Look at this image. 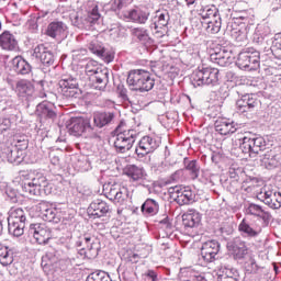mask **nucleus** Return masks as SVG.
I'll return each instance as SVG.
<instances>
[{
    "mask_svg": "<svg viewBox=\"0 0 281 281\" xmlns=\"http://www.w3.org/2000/svg\"><path fill=\"white\" fill-rule=\"evenodd\" d=\"M25 211L23 209L18 207L13 209L9 213L8 223H24L25 224Z\"/></svg>",
    "mask_w": 281,
    "mask_h": 281,
    "instance_id": "37998d69",
    "label": "nucleus"
},
{
    "mask_svg": "<svg viewBox=\"0 0 281 281\" xmlns=\"http://www.w3.org/2000/svg\"><path fill=\"white\" fill-rule=\"evenodd\" d=\"M0 48L3 52H19V40L12 32L5 30L0 34Z\"/></svg>",
    "mask_w": 281,
    "mask_h": 281,
    "instance_id": "cd10ccee",
    "label": "nucleus"
},
{
    "mask_svg": "<svg viewBox=\"0 0 281 281\" xmlns=\"http://www.w3.org/2000/svg\"><path fill=\"white\" fill-rule=\"evenodd\" d=\"M240 190V182L238 180H232L229 184L227 186V191L231 192V194H236Z\"/></svg>",
    "mask_w": 281,
    "mask_h": 281,
    "instance_id": "e2e57ef3",
    "label": "nucleus"
},
{
    "mask_svg": "<svg viewBox=\"0 0 281 281\" xmlns=\"http://www.w3.org/2000/svg\"><path fill=\"white\" fill-rule=\"evenodd\" d=\"M218 281H238V272L226 268L225 273L218 276Z\"/></svg>",
    "mask_w": 281,
    "mask_h": 281,
    "instance_id": "8fccbe9b",
    "label": "nucleus"
},
{
    "mask_svg": "<svg viewBox=\"0 0 281 281\" xmlns=\"http://www.w3.org/2000/svg\"><path fill=\"white\" fill-rule=\"evenodd\" d=\"M45 34L49 38H55V41H63L67 36V24L60 21L50 22Z\"/></svg>",
    "mask_w": 281,
    "mask_h": 281,
    "instance_id": "a878e982",
    "label": "nucleus"
},
{
    "mask_svg": "<svg viewBox=\"0 0 281 281\" xmlns=\"http://www.w3.org/2000/svg\"><path fill=\"white\" fill-rule=\"evenodd\" d=\"M7 196L10 199V201L12 203H16V201H19L16 199V190L12 189V188H8L5 191Z\"/></svg>",
    "mask_w": 281,
    "mask_h": 281,
    "instance_id": "774afa93",
    "label": "nucleus"
},
{
    "mask_svg": "<svg viewBox=\"0 0 281 281\" xmlns=\"http://www.w3.org/2000/svg\"><path fill=\"white\" fill-rule=\"evenodd\" d=\"M70 135L74 137H83V139H100V132L91 125L89 117H71L67 125Z\"/></svg>",
    "mask_w": 281,
    "mask_h": 281,
    "instance_id": "39448f33",
    "label": "nucleus"
},
{
    "mask_svg": "<svg viewBox=\"0 0 281 281\" xmlns=\"http://www.w3.org/2000/svg\"><path fill=\"white\" fill-rule=\"evenodd\" d=\"M144 216H156L159 214V202L154 199H147L140 206Z\"/></svg>",
    "mask_w": 281,
    "mask_h": 281,
    "instance_id": "4c0bfd02",
    "label": "nucleus"
},
{
    "mask_svg": "<svg viewBox=\"0 0 281 281\" xmlns=\"http://www.w3.org/2000/svg\"><path fill=\"white\" fill-rule=\"evenodd\" d=\"M88 49L91 54H95L99 58H104V45L98 41V37H93L88 44Z\"/></svg>",
    "mask_w": 281,
    "mask_h": 281,
    "instance_id": "c03bdc74",
    "label": "nucleus"
},
{
    "mask_svg": "<svg viewBox=\"0 0 281 281\" xmlns=\"http://www.w3.org/2000/svg\"><path fill=\"white\" fill-rule=\"evenodd\" d=\"M14 262V251L8 247H0V263L8 267Z\"/></svg>",
    "mask_w": 281,
    "mask_h": 281,
    "instance_id": "79ce46f5",
    "label": "nucleus"
},
{
    "mask_svg": "<svg viewBox=\"0 0 281 281\" xmlns=\"http://www.w3.org/2000/svg\"><path fill=\"white\" fill-rule=\"evenodd\" d=\"M98 251V248L86 247V258H88L89 260H92V258H97Z\"/></svg>",
    "mask_w": 281,
    "mask_h": 281,
    "instance_id": "338daca9",
    "label": "nucleus"
},
{
    "mask_svg": "<svg viewBox=\"0 0 281 281\" xmlns=\"http://www.w3.org/2000/svg\"><path fill=\"white\" fill-rule=\"evenodd\" d=\"M132 36H134L140 45H144V47H153L155 44V40L148 34V30L144 27L132 29Z\"/></svg>",
    "mask_w": 281,
    "mask_h": 281,
    "instance_id": "f704fd0d",
    "label": "nucleus"
},
{
    "mask_svg": "<svg viewBox=\"0 0 281 281\" xmlns=\"http://www.w3.org/2000/svg\"><path fill=\"white\" fill-rule=\"evenodd\" d=\"M238 232L241 234V236H244V238H256L259 234V232L251 227L249 222H247L245 218L239 223Z\"/></svg>",
    "mask_w": 281,
    "mask_h": 281,
    "instance_id": "58836bf2",
    "label": "nucleus"
},
{
    "mask_svg": "<svg viewBox=\"0 0 281 281\" xmlns=\"http://www.w3.org/2000/svg\"><path fill=\"white\" fill-rule=\"evenodd\" d=\"M168 23H170V13L168 10H159L156 12V15L149 27L154 34H157V36L161 37L164 34H166V27H168Z\"/></svg>",
    "mask_w": 281,
    "mask_h": 281,
    "instance_id": "412c9836",
    "label": "nucleus"
},
{
    "mask_svg": "<svg viewBox=\"0 0 281 281\" xmlns=\"http://www.w3.org/2000/svg\"><path fill=\"white\" fill-rule=\"evenodd\" d=\"M183 166L192 179H199V175H201V164H199V160L186 157L183 159Z\"/></svg>",
    "mask_w": 281,
    "mask_h": 281,
    "instance_id": "e433bc0d",
    "label": "nucleus"
},
{
    "mask_svg": "<svg viewBox=\"0 0 281 281\" xmlns=\"http://www.w3.org/2000/svg\"><path fill=\"white\" fill-rule=\"evenodd\" d=\"M239 150L244 159H256L260 153L267 150V139L262 136L246 133L244 137L238 139Z\"/></svg>",
    "mask_w": 281,
    "mask_h": 281,
    "instance_id": "423d86ee",
    "label": "nucleus"
},
{
    "mask_svg": "<svg viewBox=\"0 0 281 281\" xmlns=\"http://www.w3.org/2000/svg\"><path fill=\"white\" fill-rule=\"evenodd\" d=\"M218 75L217 68L199 67V69L192 72L190 80L193 87H203L204 85L216 87L218 85Z\"/></svg>",
    "mask_w": 281,
    "mask_h": 281,
    "instance_id": "9d476101",
    "label": "nucleus"
},
{
    "mask_svg": "<svg viewBox=\"0 0 281 281\" xmlns=\"http://www.w3.org/2000/svg\"><path fill=\"white\" fill-rule=\"evenodd\" d=\"M281 209V192H274L272 198L271 210Z\"/></svg>",
    "mask_w": 281,
    "mask_h": 281,
    "instance_id": "052dcab7",
    "label": "nucleus"
},
{
    "mask_svg": "<svg viewBox=\"0 0 281 281\" xmlns=\"http://www.w3.org/2000/svg\"><path fill=\"white\" fill-rule=\"evenodd\" d=\"M260 161L266 170H276V168H280L281 166V156L274 155L273 151H268L261 156Z\"/></svg>",
    "mask_w": 281,
    "mask_h": 281,
    "instance_id": "72a5a7b5",
    "label": "nucleus"
},
{
    "mask_svg": "<svg viewBox=\"0 0 281 281\" xmlns=\"http://www.w3.org/2000/svg\"><path fill=\"white\" fill-rule=\"evenodd\" d=\"M2 158L7 159L9 164L19 166L20 164H34V158H29L25 154L14 147V144L4 145L1 147Z\"/></svg>",
    "mask_w": 281,
    "mask_h": 281,
    "instance_id": "ddd939ff",
    "label": "nucleus"
},
{
    "mask_svg": "<svg viewBox=\"0 0 281 281\" xmlns=\"http://www.w3.org/2000/svg\"><path fill=\"white\" fill-rule=\"evenodd\" d=\"M58 93L66 100L71 98H80V95H82V90H80L78 79L74 78L72 76H63L58 81Z\"/></svg>",
    "mask_w": 281,
    "mask_h": 281,
    "instance_id": "9b49d317",
    "label": "nucleus"
},
{
    "mask_svg": "<svg viewBox=\"0 0 281 281\" xmlns=\"http://www.w3.org/2000/svg\"><path fill=\"white\" fill-rule=\"evenodd\" d=\"M215 131L220 135H232L238 131V123L229 119H222L215 122Z\"/></svg>",
    "mask_w": 281,
    "mask_h": 281,
    "instance_id": "c756f323",
    "label": "nucleus"
},
{
    "mask_svg": "<svg viewBox=\"0 0 281 281\" xmlns=\"http://www.w3.org/2000/svg\"><path fill=\"white\" fill-rule=\"evenodd\" d=\"M210 60L220 67H229L234 63V47L229 42L217 44L211 49Z\"/></svg>",
    "mask_w": 281,
    "mask_h": 281,
    "instance_id": "1a4fd4ad",
    "label": "nucleus"
},
{
    "mask_svg": "<svg viewBox=\"0 0 281 281\" xmlns=\"http://www.w3.org/2000/svg\"><path fill=\"white\" fill-rule=\"evenodd\" d=\"M22 177L26 178V181L21 188L29 196H47L54 192V184L41 172L24 171Z\"/></svg>",
    "mask_w": 281,
    "mask_h": 281,
    "instance_id": "f03ea898",
    "label": "nucleus"
},
{
    "mask_svg": "<svg viewBox=\"0 0 281 281\" xmlns=\"http://www.w3.org/2000/svg\"><path fill=\"white\" fill-rule=\"evenodd\" d=\"M273 191H265L263 194L261 195L262 199V203H265V205H268V207L271 209V205L273 204Z\"/></svg>",
    "mask_w": 281,
    "mask_h": 281,
    "instance_id": "6e6d98bb",
    "label": "nucleus"
},
{
    "mask_svg": "<svg viewBox=\"0 0 281 281\" xmlns=\"http://www.w3.org/2000/svg\"><path fill=\"white\" fill-rule=\"evenodd\" d=\"M161 144V139L153 136H143L138 143V146L135 148V154L139 159H144L146 155L155 153Z\"/></svg>",
    "mask_w": 281,
    "mask_h": 281,
    "instance_id": "6ab92c4d",
    "label": "nucleus"
},
{
    "mask_svg": "<svg viewBox=\"0 0 281 281\" xmlns=\"http://www.w3.org/2000/svg\"><path fill=\"white\" fill-rule=\"evenodd\" d=\"M237 113L249 117L258 109V97L254 93L241 94L236 101Z\"/></svg>",
    "mask_w": 281,
    "mask_h": 281,
    "instance_id": "dca6fc26",
    "label": "nucleus"
},
{
    "mask_svg": "<svg viewBox=\"0 0 281 281\" xmlns=\"http://www.w3.org/2000/svg\"><path fill=\"white\" fill-rule=\"evenodd\" d=\"M11 69L18 76H30L32 71V65L23 58V56L18 55L11 60Z\"/></svg>",
    "mask_w": 281,
    "mask_h": 281,
    "instance_id": "c85d7f7f",
    "label": "nucleus"
},
{
    "mask_svg": "<svg viewBox=\"0 0 281 281\" xmlns=\"http://www.w3.org/2000/svg\"><path fill=\"white\" fill-rule=\"evenodd\" d=\"M150 16V10L148 8L140 5L131 9L127 12L126 19H130L132 23H138L139 25H145Z\"/></svg>",
    "mask_w": 281,
    "mask_h": 281,
    "instance_id": "bb28decb",
    "label": "nucleus"
},
{
    "mask_svg": "<svg viewBox=\"0 0 281 281\" xmlns=\"http://www.w3.org/2000/svg\"><path fill=\"white\" fill-rule=\"evenodd\" d=\"M252 43L256 45H262L265 43V33L260 29H256L252 35Z\"/></svg>",
    "mask_w": 281,
    "mask_h": 281,
    "instance_id": "5fc2aeb1",
    "label": "nucleus"
},
{
    "mask_svg": "<svg viewBox=\"0 0 281 281\" xmlns=\"http://www.w3.org/2000/svg\"><path fill=\"white\" fill-rule=\"evenodd\" d=\"M15 92L19 98L32 100L34 97V85L27 80H20L16 82Z\"/></svg>",
    "mask_w": 281,
    "mask_h": 281,
    "instance_id": "2f4dec72",
    "label": "nucleus"
},
{
    "mask_svg": "<svg viewBox=\"0 0 281 281\" xmlns=\"http://www.w3.org/2000/svg\"><path fill=\"white\" fill-rule=\"evenodd\" d=\"M169 193L178 205H192L196 199V194L190 187L176 186L169 189Z\"/></svg>",
    "mask_w": 281,
    "mask_h": 281,
    "instance_id": "2eb2a0df",
    "label": "nucleus"
},
{
    "mask_svg": "<svg viewBox=\"0 0 281 281\" xmlns=\"http://www.w3.org/2000/svg\"><path fill=\"white\" fill-rule=\"evenodd\" d=\"M145 281H159V276L155 270H147L143 273Z\"/></svg>",
    "mask_w": 281,
    "mask_h": 281,
    "instance_id": "bf43d9fd",
    "label": "nucleus"
},
{
    "mask_svg": "<svg viewBox=\"0 0 281 281\" xmlns=\"http://www.w3.org/2000/svg\"><path fill=\"white\" fill-rule=\"evenodd\" d=\"M126 122L121 121L115 128L114 148L116 153H128L137 140L138 133L135 130H126Z\"/></svg>",
    "mask_w": 281,
    "mask_h": 281,
    "instance_id": "0eeeda50",
    "label": "nucleus"
},
{
    "mask_svg": "<svg viewBox=\"0 0 281 281\" xmlns=\"http://www.w3.org/2000/svg\"><path fill=\"white\" fill-rule=\"evenodd\" d=\"M106 214H111V206L104 200L97 199L88 206V216L90 218H102Z\"/></svg>",
    "mask_w": 281,
    "mask_h": 281,
    "instance_id": "393cba45",
    "label": "nucleus"
},
{
    "mask_svg": "<svg viewBox=\"0 0 281 281\" xmlns=\"http://www.w3.org/2000/svg\"><path fill=\"white\" fill-rule=\"evenodd\" d=\"M159 225L162 229H165V232H172V223L170 222V217L166 216L159 222Z\"/></svg>",
    "mask_w": 281,
    "mask_h": 281,
    "instance_id": "69168bd1",
    "label": "nucleus"
},
{
    "mask_svg": "<svg viewBox=\"0 0 281 281\" xmlns=\"http://www.w3.org/2000/svg\"><path fill=\"white\" fill-rule=\"evenodd\" d=\"M126 82L132 91H139V93H148L155 89V76L146 69L130 70Z\"/></svg>",
    "mask_w": 281,
    "mask_h": 281,
    "instance_id": "20e7f679",
    "label": "nucleus"
},
{
    "mask_svg": "<svg viewBox=\"0 0 281 281\" xmlns=\"http://www.w3.org/2000/svg\"><path fill=\"white\" fill-rule=\"evenodd\" d=\"M0 115L13 123L19 120V109L5 89L0 90Z\"/></svg>",
    "mask_w": 281,
    "mask_h": 281,
    "instance_id": "f8f14e48",
    "label": "nucleus"
},
{
    "mask_svg": "<svg viewBox=\"0 0 281 281\" xmlns=\"http://www.w3.org/2000/svg\"><path fill=\"white\" fill-rule=\"evenodd\" d=\"M119 97H121L124 102H128V89L124 85H119L116 88Z\"/></svg>",
    "mask_w": 281,
    "mask_h": 281,
    "instance_id": "680f3d73",
    "label": "nucleus"
},
{
    "mask_svg": "<svg viewBox=\"0 0 281 281\" xmlns=\"http://www.w3.org/2000/svg\"><path fill=\"white\" fill-rule=\"evenodd\" d=\"M12 124H14V122H12L11 120L5 119L4 116L0 117V134L5 133V131H10Z\"/></svg>",
    "mask_w": 281,
    "mask_h": 281,
    "instance_id": "4d7b16f0",
    "label": "nucleus"
},
{
    "mask_svg": "<svg viewBox=\"0 0 281 281\" xmlns=\"http://www.w3.org/2000/svg\"><path fill=\"white\" fill-rule=\"evenodd\" d=\"M131 3H133V0H111L108 5L112 12H120V10L128 8Z\"/></svg>",
    "mask_w": 281,
    "mask_h": 281,
    "instance_id": "de8ad7c7",
    "label": "nucleus"
},
{
    "mask_svg": "<svg viewBox=\"0 0 281 281\" xmlns=\"http://www.w3.org/2000/svg\"><path fill=\"white\" fill-rule=\"evenodd\" d=\"M236 66L244 71H258L260 69V50L254 47L244 48L238 54Z\"/></svg>",
    "mask_w": 281,
    "mask_h": 281,
    "instance_id": "6e6552de",
    "label": "nucleus"
},
{
    "mask_svg": "<svg viewBox=\"0 0 281 281\" xmlns=\"http://www.w3.org/2000/svg\"><path fill=\"white\" fill-rule=\"evenodd\" d=\"M29 234L33 236L36 245H48L49 240H52V231L45 224H30Z\"/></svg>",
    "mask_w": 281,
    "mask_h": 281,
    "instance_id": "f3484780",
    "label": "nucleus"
},
{
    "mask_svg": "<svg viewBox=\"0 0 281 281\" xmlns=\"http://www.w3.org/2000/svg\"><path fill=\"white\" fill-rule=\"evenodd\" d=\"M126 199H128V189L123 187V188L119 189V192L116 193V196L112 202L123 205L124 201H126Z\"/></svg>",
    "mask_w": 281,
    "mask_h": 281,
    "instance_id": "603ef678",
    "label": "nucleus"
},
{
    "mask_svg": "<svg viewBox=\"0 0 281 281\" xmlns=\"http://www.w3.org/2000/svg\"><path fill=\"white\" fill-rule=\"evenodd\" d=\"M205 0H184L187 8H196V5H201L199 12V16L206 21L203 25L209 34H218L221 32V27L223 25V20L221 19V13L218 12V8L214 4H203Z\"/></svg>",
    "mask_w": 281,
    "mask_h": 281,
    "instance_id": "f257e3e1",
    "label": "nucleus"
},
{
    "mask_svg": "<svg viewBox=\"0 0 281 281\" xmlns=\"http://www.w3.org/2000/svg\"><path fill=\"white\" fill-rule=\"evenodd\" d=\"M239 190H244V192H252L254 191V181L251 178H248L243 181V183H239Z\"/></svg>",
    "mask_w": 281,
    "mask_h": 281,
    "instance_id": "13d9d810",
    "label": "nucleus"
},
{
    "mask_svg": "<svg viewBox=\"0 0 281 281\" xmlns=\"http://www.w3.org/2000/svg\"><path fill=\"white\" fill-rule=\"evenodd\" d=\"M216 256H218V247H202L200 258L204 262H214Z\"/></svg>",
    "mask_w": 281,
    "mask_h": 281,
    "instance_id": "a19ab883",
    "label": "nucleus"
},
{
    "mask_svg": "<svg viewBox=\"0 0 281 281\" xmlns=\"http://www.w3.org/2000/svg\"><path fill=\"white\" fill-rule=\"evenodd\" d=\"M93 87L98 91H104L106 85H109V69H97L94 70V76L92 77Z\"/></svg>",
    "mask_w": 281,
    "mask_h": 281,
    "instance_id": "7c9ffc66",
    "label": "nucleus"
},
{
    "mask_svg": "<svg viewBox=\"0 0 281 281\" xmlns=\"http://www.w3.org/2000/svg\"><path fill=\"white\" fill-rule=\"evenodd\" d=\"M120 254L122 255L123 260L126 262H132L133 265L139 262L140 257L137 255V252H135V250H133V248H122Z\"/></svg>",
    "mask_w": 281,
    "mask_h": 281,
    "instance_id": "49530a36",
    "label": "nucleus"
},
{
    "mask_svg": "<svg viewBox=\"0 0 281 281\" xmlns=\"http://www.w3.org/2000/svg\"><path fill=\"white\" fill-rule=\"evenodd\" d=\"M232 36L237 43H245V41H247V34L240 30L233 32Z\"/></svg>",
    "mask_w": 281,
    "mask_h": 281,
    "instance_id": "0e129e2a",
    "label": "nucleus"
},
{
    "mask_svg": "<svg viewBox=\"0 0 281 281\" xmlns=\"http://www.w3.org/2000/svg\"><path fill=\"white\" fill-rule=\"evenodd\" d=\"M100 9L95 2H89L86 11H72L69 15L71 25L79 30H91L100 21Z\"/></svg>",
    "mask_w": 281,
    "mask_h": 281,
    "instance_id": "7ed1b4c3",
    "label": "nucleus"
},
{
    "mask_svg": "<svg viewBox=\"0 0 281 281\" xmlns=\"http://www.w3.org/2000/svg\"><path fill=\"white\" fill-rule=\"evenodd\" d=\"M29 146H30V140H27L25 137L18 138L13 143V147L19 149L24 155L27 151Z\"/></svg>",
    "mask_w": 281,
    "mask_h": 281,
    "instance_id": "3c124183",
    "label": "nucleus"
},
{
    "mask_svg": "<svg viewBox=\"0 0 281 281\" xmlns=\"http://www.w3.org/2000/svg\"><path fill=\"white\" fill-rule=\"evenodd\" d=\"M245 214L247 216H255V218L262 221L263 227H269V223L273 221V216L269 211H265L261 205L251 202L245 204Z\"/></svg>",
    "mask_w": 281,
    "mask_h": 281,
    "instance_id": "4be33fe9",
    "label": "nucleus"
},
{
    "mask_svg": "<svg viewBox=\"0 0 281 281\" xmlns=\"http://www.w3.org/2000/svg\"><path fill=\"white\" fill-rule=\"evenodd\" d=\"M33 57L43 64L44 67H52L56 63V55L49 46L40 44L33 49Z\"/></svg>",
    "mask_w": 281,
    "mask_h": 281,
    "instance_id": "b1692460",
    "label": "nucleus"
},
{
    "mask_svg": "<svg viewBox=\"0 0 281 281\" xmlns=\"http://www.w3.org/2000/svg\"><path fill=\"white\" fill-rule=\"evenodd\" d=\"M86 281H111V277L104 271H97L89 274Z\"/></svg>",
    "mask_w": 281,
    "mask_h": 281,
    "instance_id": "09e8293b",
    "label": "nucleus"
},
{
    "mask_svg": "<svg viewBox=\"0 0 281 281\" xmlns=\"http://www.w3.org/2000/svg\"><path fill=\"white\" fill-rule=\"evenodd\" d=\"M202 215L199 211L191 209L182 214V226L187 234H192L201 227Z\"/></svg>",
    "mask_w": 281,
    "mask_h": 281,
    "instance_id": "5701e85b",
    "label": "nucleus"
},
{
    "mask_svg": "<svg viewBox=\"0 0 281 281\" xmlns=\"http://www.w3.org/2000/svg\"><path fill=\"white\" fill-rule=\"evenodd\" d=\"M231 256L235 260H246L245 267L247 271L254 273V271H258V265L256 263V259L254 258V252L245 247H231L228 249Z\"/></svg>",
    "mask_w": 281,
    "mask_h": 281,
    "instance_id": "4468645a",
    "label": "nucleus"
},
{
    "mask_svg": "<svg viewBox=\"0 0 281 281\" xmlns=\"http://www.w3.org/2000/svg\"><path fill=\"white\" fill-rule=\"evenodd\" d=\"M77 247H82L85 245L86 247H93L100 245V239L95 238L93 235L83 234L80 235L76 240Z\"/></svg>",
    "mask_w": 281,
    "mask_h": 281,
    "instance_id": "ea45409f",
    "label": "nucleus"
},
{
    "mask_svg": "<svg viewBox=\"0 0 281 281\" xmlns=\"http://www.w3.org/2000/svg\"><path fill=\"white\" fill-rule=\"evenodd\" d=\"M36 212H38V216H41L44 221L47 223H54L55 225H58L63 218L58 209L52 206V204L47 202H40L36 205Z\"/></svg>",
    "mask_w": 281,
    "mask_h": 281,
    "instance_id": "aec40b11",
    "label": "nucleus"
},
{
    "mask_svg": "<svg viewBox=\"0 0 281 281\" xmlns=\"http://www.w3.org/2000/svg\"><path fill=\"white\" fill-rule=\"evenodd\" d=\"M121 187L117 184H110L108 186V191H105V196L109 201H114L115 196H117V192L120 191Z\"/></svg>",
    "mask_w": 281,
    "mask_h": 281,
    "instance_id": "864d4df0",
    "label": "nucleus"
},
{
    "mask_svg": "<svg viewBox=\"0 0 281 281\" xmlns=\"http://www.w3.org/2000/svg\"><path fill=\"white\" fill-rule=\"evenodd\" d=\"M113 120H115L114 112H97L93 114V123L95 128H104V126L112 124Z\"/></svg>",
    "mask_w": 281,
    "mask_h": 281,
    "instance_id": "c9c22d12",
    "label": "nucleus"
},
{
    "mask_svg": "<svg viewBox=\"0 0 281 281\" xmlns=\"http://www.w3.org/2000/svg\"><path fill=\"white\" fill-rule=\"evenodd\" d=\"M125 175L132 179V181H136L139 186H144V181L148 177L146 170L144 168H139L136 165H130L125 169Z\"/></svg>",
    "mask_w": 281,
    "mask_h": 281,
    "instance_id": "473e14b6",
    "label": "nucleus"
},
{
    "mask_svg": "<svg viewBox=\"0 0 281 281\" xmlns=\"http://www.w3.org/2000/svg\"><path fill=\"white\" fill-rule=\"evenodd\" d=\"M8 232L11 236H23L25 232V223H18V222H8Z\"/></svg>",
    "mask_w": 281,
    "mask_h": 281,
    "instance_id": "a18cd8bd",
    "label": "nucleus"
},
{
    "mask_svg": "<svg viewBox=\"0 0 281 281\" xmlns=\"http://www.w3.org/2000/svg\"><path fill=\"white\" fill-rule=\"evenodd\" d=\"M35 115L38 117L41 123L54 122L58 117V112L56 111V105L49 101H43L36 105Z\"/></svg>",
    "mask_w": 281,
    "mask_h": 281,
    "instance_id": "a211bd4d",
    "label": "nucleus"
}]
</instances>
